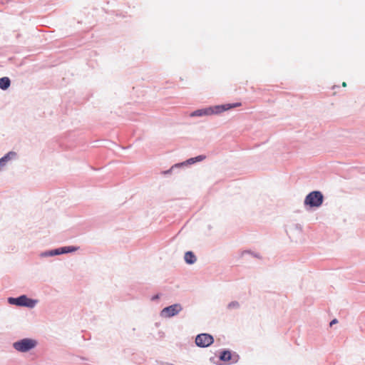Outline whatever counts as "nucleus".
Returning a JSON list of instances; mask_svg holds the SVG:
<instances>
[{
    "mask_svg": "<svg viewBox=\"0 0 365 365\" xmlns=\"http://www.w3.org/2000/svg\"><path fill=\"white\" fill-rule=\"evenodd\" d=\"M241 103H227L224 105L210 106L203 109H198L190 114V117H200L202 115H211L219 114L231 108L239 107Z\"/></svg>",
    "mask_w": 365,
    "mask_h": 365,
    "instance_id": "1",
    "label": "nucleus"
},
{
    "mask_svg": "<svg viewBox=\"0 0 365 365\" xmlns=\"http://www.w3.org/2000/svg\"><path fill=\"white\" fill-rule=\"evenodd\" d=\"M323 195L319 191L311 192L307 195L304 200V204L309 207H319L323 202Z\"/></svg>",
    "mask_w": 365,
    "mask_h": 365,
    "instance_id": "2",
    "label": "nucleus"
},
{
    "mask_svg": "<svg viewBox=\"0 0 365 365\" xmlns=\"http://www.w3.org/2000/svg\"><path fill=\"white\" fill-rule=\"evenodd\" d=\"M36 345V341L31 339H24L14 344V347L17 351L25 352L34 348Z\"/></svg>",
    "mask_w": 365,
    "mask_h": 365,
    "instance_id": "3",
    "label": "nucleus"
},
{
    "mask_svg": "<svg viewBox=\"0 0 365 365\" xmlns=\"http://www.w3.org/2000/svg\"><path fill=\"white\" fill-rule=\"evenodd\" d=\"M9 302L11 304L18 306H26L28 307H33L35 305V302L29 299L26 296L22 295L18 298H9Z\"/></svg>",
    "mask_w": 365,
    "mask_h": 365,
    "instance_id": "4",
    "label": "nucleus"
},
{
    "mask_svg": "<svg viewBox=\"0 0 365 365\" xmlns=\"http://www.w3.org/2000/svg\"><path fill=\"white\" fill-rule=\"evenodd\" d=\"M214 341L212 335L208 334H200L196 336L195 343L200 347H207L211 345Z\"/></svg>",
    "mask_w": 365,
    "mask_h": 365,
    "instance_id": "5",
    "label": "nucleus"
},
{
    "mask_svg": "<svg viewBox=\"0 0 365 365\" xmlns=\"http://www.w3.org/2000/svg\"><path fill=\"white\" fill-rule=\"evenodd\" d=\"M182 309V306L179 304H175L164 308L161 311L163 317H171L178 314Z\"/></svg>",
    "mask_w": 365,
    "mask_h": 365,
    "instance_id": "6",
    "label": "nucleus"
},
{
    "mask_svg": "<svg viewBox=\"0 0 365 365\" xmlns=\"http://www.w3.org/2000/svg\"><path fill=\"white\" fill-rule=\"evenodd\" d=\"M205 158H206L205 155H198V156H197L195 158H191L187 160L185 162H183L182 163L175 164V166H182V165H184L193 164V163H195L197 162L202 161V160H205Z\"/></svg>",
    "mask_w": 365,
    "mask_h": 365,
    "instance_id": "7",
    "label": "nucleus"
},
{
    "mask_svg": "<svg viewBox=\"0 0 365 365\" xmlns=\"http://www.w3.org/2000/svg\"><path fill=\"white\" fill-rule=\"evenodd\" d=\"M16 155V153L15 152L11 151V152L8 153L3 158H0V167L4 166L6 162H8L9 160L15 158Z\"/></svg>",
    "mask_w": 365,
    "mask_h": 365,
    "instance_id": "8",
    "label": "nucleus"
},
{
    "mask_svg": "<svg viewBox=\"0 0 365 365\" xmlns=\"http://www.w3.org/2000/svg\"><path fill=\"white\" fill-rule=\"evenodd\" d=\"M184 258L185 262L190 264L195 263L196 261L195 255L190 251L185 252Z\"/></svg>",
    "mask_w": 365,
    "mask_h": 365,
    "instance_id": "9",
    "label": "nucleus"
},
{
    "mask_svg": "<svg viewBox=\"0 0 365 365\" xmlns=\"http://www.w3.org/2000/svg\"><path fill=\"white\" fill-rule=\"evenodd\" d=\"M10 86V80L7 77L0 78V88L3 90L7 89Z\"/></svg>",
    "mask_w": 365,
    "mask_h": 365,
    "instance_id": "10",
    "label": "nucleus"
},
{
    "mask_svg": "<svg viewBox=\"0 0 365 365\" xmlns=\"http://www.w3.org/2000/svg\"><path fill=\"white\" fill-rule=\"evenodd\" d=\"M220 359L222 361H228L231 359V353L229 351H224L221 353Z\"/></svg>",
    "mask_w": 365,
    "mask_h": 365,
    "instance_id": "11",
    "label": "nucleus"
},
{
    "mask_svg": "<svg viewBox=\"0 0 365 365\" xmlns=\"http://www.w3.org/2000/svg\"><path fill=\"white\" fill-rule=\"evenodd\" d=\"M239 307V303L237 302H232L228 304L229 309L237 308Z\"/></svg>",
    "mask_w": 365,
    "mask_h": 365,
    "instance_id": "12",
    "label": "nucleus"
},
{
    "mask_svg": "<svg viewBox=\"0 0 365 365\" xmlns=\"http://www.w3.org/2000/svg\"><path fill=\"white\" fill-rule=\"evenodd\" d=\"M60 250H61V251H59V253L63 254V253H67L68 252L66 247H61Z\"/></svg>",
    "mask_w": 365,
    "mask_h": 365,
    "instance_id": "13",
    "label": "nucleus"
},
{
    "mask_svg": "<svg viewBox=\"0 0 365 365\" xmlns=\"http://www.w3.org/2000/svg\"><path fill=\"white\" fill-rule=\"evenodd\" d=\"M68 252L76 251L77 249L73 247H66Z\"/></svg>",
    "mask_w": 365,
    "mask_h": 365,
    "instance_id": "14",
    "label": "nucleus"
},
{
    "mask_svg": "<svg viewBox=\"0 0 365 365\" xmlns=\"http://www.w3.org/2000/svg\"><path fill=\"white\" fill-rule=\"evenodd\" d=\"M338 322L337 319H333L331 322H330V326L331 327L332 325L336 324Z\"/></svg>",
    "mask_w": 365,
    "mask_h": 365,
    "instance_id": "15",
    "label": "nucleus"
},
{
    "mask_svg": "<svg viewBox=\"0 0 365 365\" xmlns=\"http://www.w3.org/2000/svg\"><path fill=\"white\" fill-rule=\"evenodd\" d=\"M174 167H175V165L172 166V168H171L170 170H166V171L163 172V173H164V174H168V173H170L171 172V170H172Z\"/></svg>",
    "mask_w": 365,
    "mask_h": 365,
    "instance_id": "16",
    "label": "nucleus"
},
{
    "mask_svg": "<svg viewBox=\"0 0 365 365\" xmlns=\"http://www.w3.org/2000/svg\"><path fill=\"white\" fill-rule=\"evenodd\" d=\"M59 251H61L60 248L59 249H57L54 251V254L56 255H60L61 253H59Z\"/></svg>",
    "mask_w": 365,
    "mask_h": 365,
    "instance_id": "17",
    "label": "nucleus"
},
{
    "mask_svg": "<svg viewBox=\"0 0 365 365\" xmlns=\"http://www.w3.org/2000/svg\"><path fill=\"white\" fill-rule=\"evenodd\" d=\"M342 86H343L344 87H345V86H346V83L345 82H344V83H342Z\"/></svg>",
    "mask_w": 365,
    "mask_h": 365,
    "instance_id": "18",
    "label": "nucleus"
},
{
    "mask_svg": "<svg viewBox=\"0 0 365 365\" xmlns=\"http://www.w3.org/2000/svg\"><path fill=\"white\" fill-rule=\"evenodd\" d=\"M158 296H155V297H154L153 299H158Z\"/></svg>",
    "mask_w": 365,
    "mask_h": 365,
    "instance_id": "19",
    "label": "nucleus"
}]
</instances>
